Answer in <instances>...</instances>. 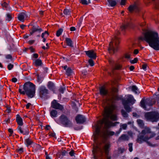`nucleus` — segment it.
Segmentation results:
<instances>
[{
    "label": "nucleus",
    "mask_w": 159,
    "mask_h": 159,
    "mask_svg": "<svg viewBox=\"0 0 159 159\" xmlns=\"http://www.w3.org/2000/svg\"><path fill=\"white\" fill-rule=\"evenodd\" d=\"M109 118L114 121L117 120L116 115L113 114L110 109L109 108L106 109L104 111V118L100 121V125H97L95 127V130L93 133V136L96 145L94 146L93 150L94 159H96L97 157L100 156L102 152L101 148L97 143V140L99 137L106 139L107 137L114 135L115 132L109 131L107 129L111 126H116L119 123L117 122L115 123L111 122L109 120Z\"/></svg>",
    "instance_id": "nucleus-1"
},
{
    "label": "nucleus",
    "mask_w": 159,
    "mask_h": 159,
    "mask_svg": "<svg viewBox=\"0 0 159 159\" xmlns=\"http://www.w3.org/2000/svg\"><path fill=\"white\" fill-rule=\"evenodd\" d=\"M144 37L141 36L139 40H145L149 46L156 50H159V37L157 32L149 31L143 33Z\"/></svg>",
    "instance_id": "nucleus-2"
},
{
    "label": "nucleus",
    "mask_w": 159,
    "mask_h": 159,
    "mask_svg": "<svg viewBox=\"0 0 159 159\" xmlns=\"http://www.w3.org/2000/svg\"><path fill=\"white\" fill-rule=\"evenodd\" d=\"M118 92L117 89L115 88H112L107 98L103 101L102 105L104 107V111L106 109L110 108L111 112H113V110L116 108V106L113 103L116 101L121 99V97L116 94Z\"/></svg>",
    "instance_id": "nucleus-3"
},
{
    "label": "nucleus",
    "mask_w": 159,
    "mask_h": 159,
    "mask_svg": "<svg viewBox=\"0 0 159 159\" xmlns=\"http://www.w3.org/2000/svg\"><path fill=\"white\" fill-rule=\"evenodd\" d=\"M155 135V134L152 132L149 128L145 127L142 131L141 134L138 136L137 141L139 143H141L143 141H144L146 142L149 146H153L152 143L148 140L154 137Z\"/></svg>",
    "instance_id": "nucleus-4"
},
{
    "label": "nucleus",
    "mask_w": 159,
    "mask_h": 159,
    "mask_svg": "<svg viewBox=\"0 0 159 159\" xmlns=\"http://www.w3.org/2000/svg\"><path fill=\"white\" fill-rule=\"evenodd\" d=\"M36 85L30 81L25 82L23 85L24 90L19 89V92L21 94H25L28 98H32L35 95Z\"/></svg>",
    "instance_id": "nucleus-5"
},
{
    "label": "nucleus",
    "mask_w": 159,
    "mask_h": 159,
    "mask_svg": "<svg viewBox=\"0 0 159 159\" xmlns=\"http://www.w3.org/2000/svg\"><path fill=\"white\" fill-rule=\"evenodd\" d=\"M119 38L116 36L112 39V41L110 43L108 49L109 53L114 54L117 52L118 49V45L119 43Z\"/></svg>",
    "instance_id": "nucleus-6"
},
{
    "label": "nucleus",
    "mask_w": 159,
    "mask_h": 159,
    "mask_svg": "<svg viewBox=\"0 0 159 159\" xmlns=\"http://www.w3.org/2000/svg\"><path fill=\"white\" fill-rule=\"evenodd\" d=\"M58 123L66 127H71L73 125L72 123L67 116L64 114L61 115L59 117Z\"/></svg>",
    "instance_id": "nucleus-7"
},
{
    "label": "nucleus",
    "mask_w": 159,
    "mask_h": 159,
    "mask_svg": "<svg viewBox=\"0 0 159 159\" xmlns=\"http://www.w3.org/2000/svg\"><path fill=\"white\" fill-rule=\"evenodd\" d=\"M155 103V100L151 98H147L146 99H142L140 102V104L141 107L145 110H148L150 107Z\"/></svg>",
    "instance_id": "nucleus-8"
},
{
    "label": "nucleus",
    "mask_w": 159,
    "mask_h": 159,
    "mask_svg": "<svg viewBox=\"0 0 159 159\" xmlns=\"http://www.w3.org/2000/svg\"><path fill=\"white\" fill-rule=\"evenodd\" d=\"M39 95L42 99H46L49 98L48 90L43 85L40 86L39 88Z\"/></svg>",
    "instance_id": "nucleus-9"
},
{
    "label": "nucleus",
    "mask_w": 159,
    "mask_h": 159,
    "mask_svg": "<svg viewBox=\"0 0 159 159\" xmlns=\"http://www.w3.org/2000/svg\"><path fill=\"white\" fill-rule=\"evenodd\" d=\"M145 117L152 122H156L159 119V113L155 111L148 112L145 114Z\"/></svg>",
    "instance_id": "nucleus-10"
},
{
    "label": "nucleus",
    "mask_w": 159,
    "mask_h": 159,
    "mask_svg": "<svg viewBox=\"0 0 159 159\" xmlns=\"http://www.w3.org/2000/svg\"><path fill=\"white\" fill-rule=\"evenodd\" d=\"M43 31V30L41 28L37 25H33L31 28L29 30L30 35H32L34 34L36 32H38L40 33Z\"/></svg>",
    "instance_id": "nucleus-11"
},
{
    "label": "nucleus",
    "mask_w": 159,
    "mask_h": 159,
    "mask_svg": "<svg viewBox=\"0 0 159 159\" xmlns=\"http://www.w3.org/2000/svg\"><path fill=\"white\" fill-rule=\"evenodd\" d=\"M51 107L55 109L62 111L64 109L63 106L57 102L56 100L54 99L51 102Z\"/></svg>",
    "instance_id": "nucleus-12"
},
{
    "label": "nucleus",
    "mask_w": 159,
    "mask_h": 159,
    "mask_svg": "<svg viewBox=\"0 0 159 159\" xmlns=\"http://www.w3.org/2000/svg\"><path fill=\"white\" fill-rule=\"evenodd\" d=\"M17 129L20 133L23 135H27L29 134V129L27 127L22 128L21 126H18Z\"/></svg>",
    "instance_id": "nucleus-13"
},
{
    "label": "nucleus",
    "mask_w": 159,
    "mask_h": 159,
    "mask_svg": "<svg viewBox=\"0 0 159 159\" xmlns=\"http://www.w3.org/2000/svg\"><path fill=\"white\" fill-rule=\"evenodd\" d=\"M128 9L130 12H132L134 11L136 12H138L140 10V8L138 5L135 3L130 5L128 7Z\"/></svg>",
    "instance_id": "nucleus-14"
},
{
    "label": "nucleus",
    "mask_w": 159,
    "mask_h": 159,
    "mask_svg": "<svg viewBox=\"0 0 159 159\" xmlns=\"http://www.w3.org/2000/svg\"><path fill=\"white\" fill-rule=\"evenodd\" d=\"M86 55L89 57L93 59H95L96 58V53L93 50L85 51Z\"/></svg>",
    "instance_id": "nucleus-15"
},
{
    "label": "nucleus",
    "mask_w": 159,
    "mask_h": 159,
    "mask_svg": "<svg viewBox=\"0 0 159 159\" xmlns=\"http://www.w3.org/2000/svg\"><path fill=\"white\" fill-rule=\"evenodd\" d=\"M28 17L26 12H22L19 13L18 15V19L20 21L24 22L25 21V18Z\"/></svg>",
    "instance_id": "nucleus-16"
},
{
    "label": "nucleus",
    "mask_w": 159,
    "mask_h": 159,
    "mask_svg": "<svg viewBox=\"0 0 159 159\" xmlns=\"http://www.w3.org/2000/svg\"><path fill=\"white\" fill-rule=\"evenodd\" d=\"M110 147V145L109 144L107 143L106 144L104 148V150L107 159H111L110 156L109 155V152Z\"/></svg>",
    "instance_id": "nucleus-17"
},
{
    "label": "nucleus",
    "mask_w": 159,
    "mask_h": 159,
    "mask_svg": "<svg viewBox=\"0 0 159 159\" xmlns=\"http://www.w3.org/2000/svg\"><path fill=\"white\" fill-rule=\"evenodd\" d=\"M16 120L18 126H21L23 125L24 123L23 119L19 115L17 114L16 115Z\"/></svg>",
    "instance_id": "nucleus-18"
},
{
    "label": "nucleus",
    "mask_w": 159,
    "mask_h": 159,
    "mask_svg": "<svg viewBox=\"0 0 159 159\" xmlns=\"http://www.w3.org/2000/svg\"><path fill=\"white\" fill-rule=\"evenodd\" d=\"M33 64L36 67L40 66H42L43 63L42 60L39 59L33 60Z\"/></svg>",
    "instance_id": "nucleus-19"
},
{
    "label": "nucleus",
    "mask_w": 159,
    "mask_h": 159,
    "mask_svg": "<svg viewBox=\"0 0 159 159\" xmlns=\"http://www.w3.org/2000/svg\"><path fill=\"white\" fill-rule=\"evenodd\" d=\"M122 100L123 104L126 111L128 112L131 111V108L129 107L128 104L126 103V101H125V100L122 99Z\"/></svg>",
    "instance_id": "nucleus-20"
},
{
    "label": "nucleus",
    "mask_w": 159,
    "mask_h": 159,
    "mask_svg": "<svg viewBox=\"0 0 159 159\" xmlns=\"http://www.w3.org/2000/svg\"><path fill=\"white\" fill-rule=\"evenodd\" d=\"M126 103H131L132 104H133L135 101V100L134 98L131 95H129L128 96V98L126 100Z\"/></svg>",
    "instance_id": "nucleus-21"
},
{
    "label": "nucleus",
    "mask_w": 159,
    "mask_h": 159,
    "mask_svg": "<svg viewBox=\"0 0 159 159\" xmlns=\"http://www.w3.org/2000/svg\"><path fill=\"white\" fill-rule=\"evenodd\" d=\"M100 93L103 96L106 95L108 93V91L106 90L104 86H102L99 88Z\"/></svg>",
    "instance_id": "nucleus-22"
},
{
    "label": "nucleus",
    "mask_w": 159,
    "mask_h": 159,
    "mask_svg": "<svg viewBox=\"0 0 159 159\" xmlns=\"http://www.w3.org/2000/svg\"><path fill=\"white\" fill-rule=\"evenodd\" d=\"M47 87L49 90L52 91H54L55 89V87L54 84L51 81H49L48 83Z\"/></svg>",
    "instance_id": "nucleus-23"
},
{
    "label": "nucleus",
    "mask_w": 159,
    "mask_h": 159,
    "mask_svg": "<svg viewBox=\"0 0 159 159\" xmlns=\"http://www.w3.org/2000/svg\"><path fill=\"white\" fill-rule=\"evenodd\" d=\"M25 143L26 146L29 147L33 143V141L32 139L29 138L25 140Z\"/></svg>",
    "instance_id": "nucleus-24"
},
{
    "label": "nucleus",
    "mask_w": 159,
    "mask_h": 159,
    "mask_svg": "<svg viewBox=\"0 0 159 159\" xmlns=\"http://www.w3.org/2000/svg\"><path fill=\"white\" fill-rule=\"evenodd\" d=\"M42 148V147L41 146L38 144H35L33 147L34 150L35 152H37L39 150H41Z\"/></svg>",
    "instance_id": "nucleus-25"
},
{
    "label": "nucleus",
    "mask_w": 159,
    "mask_h": 159,
    "mask_svg": "<svg viewBox=\"0 0 159 159\" xmlns=\"http://www.w3.org/2000/svg\"><path fill=\"white\" fill-rule=\"evenodd\" d=\"M116 0H107L108 3L109 5L111 7L115 6L117 4V2Z\"/></svg>",
    "instance_id": "nucleus-26"
},
{
    "label": "nucleus",
    "mask_w": 159,
    "mask_h": 159,
    "mask_svg": "<svg viewBox=\"0 0 159 159\" xmlns=\"http://www.w3.org/2000/svg\"><path fill=\"white\" fill-rule=\"evenodd\" d=\"M66 41L68 46L70 47H73L72 41L70 39L66 38Z\"/></svg>",
    "instance_id": "nucleus-27"
},
{
    "label": "nucleus",
    "mask_w": 159,
    "mask_h": 159,
    "mask_svg": "<svg viewBox=\"0 0 159 159\" xmlns=\"http://www.w3.org/2000/svg\"><path fill=\"white\" fill-rule=\"evenodd\" d=\"M50 115L52 117H56L57 116V111L56 110H52L50 112Z\"/></svg>",
    "instance_id": "nucleus-28"
},
{
    "label": "nucleus",
    "mask_w": 159,
    "mask_h": 159,
    "mask_svg": "<svg viewBox=\"0 0 159 159\" xmlns=\"http://www.w3.org/2000/svg\"><path fill=\"white\" fill-rule=\"evenodd\" d=\"M129 137L128 136L124 134L121 136L119 138V139L124 141H127L129 139Z\"/></svg>",
    "instance_id": "nucleus-29"
},
{
    "label": "nucleus",
    "mask_w": 159,
    "mask_h": 159,
    "mask_svg": "<svg viewBox=\"0 0 159 159\" xmlns=\"http://www.w3.org/2000/svg\"><path fill=\"white\" fill-rule=\"evenodd\" d=\"M129 89H132V90L134 92V93L136 94L138 93V92L137 91H138V88L135 85H133L132 86H130L129 87Z\"/></svg>",
    "instance_id": "nucleus-30"
},
{
    "label": "nucleus",
    "mask_w": 159,
    "mask_h": 159,
    "mask_svg": "<svg viewBox=\"0 0 159 159\" xmlns=\"http://www.w3.org/2000/svg\"><path fill=\"white\" fill-rule=\"evenodd\" d=\"M129 25V24L128 23L123 24L120 27V29L121 30L123 31H125V30L127 29V27H128Z\"/></svg>",
    "instance_id": "nucleus-31"
},
{
    "label": "nucleus",
    "mask_w": 159,
    "mask_h": 159,
    "mask_svg": "<svg viewBox=\"0 0 159 159\" xmlns=\"http://www.w3.org/2000/svg\"><path fill=\"white\" fill-rule=\"evenodd\" d=\"M137 122L140 127L143 128V127L144 123L142 120L139 119L138 120Z\"/></svg>",
    "instance_id": "nucleus-32"
},
{
    "label": "nucleus",
    "mask_w": 159,
    "mask_h": 159,
    "mask_svg": "<svg viewBox=\"0 0 159 159\" xmlns=\"http://www.w3.org/2000/svg\"><path fill=\"white\" fill-rule=\"evenodd\" d=\"M70 13L71 11L69 9H65L64 10L63 13L66 16L70 15Z\"/></svg>",
    "instance_id": "nucleus-33"
},
{
    "label": "nucleus",
    "mask_w": 159,
    "mask_h": 159,
    "mask_svg": "<svg viewBox=\"0 0 159 159\" xmlns=\"http://www.w3.org/2000/svg\"><path fill=\"white\" fill-rule=\"evenodd\" d=\"M85 121V117L83 115H80V124H83Z\"/></svg>",
    "instance_id": "nucleus-34"
},
{
    "label": "nucleus",
    "mask_w": 159,
    "mask_h": 159,
    "mask_svg": "<svg viewBox=\"0 0 159 159\" xmlns=\"http://www.w3.org/2000/svg\"><path fill=\"white\" fill-rule=\"evenodd\" d=\"M63 29L61 28L59 29L56 32V36L57 37H59L62 34L63 31Z\"/></svg>",
    "instance_id": "nucleus-35"
},
{
    "label": "nucleus",
    "mask_w": 159,
    "mask_h": 159,
    "mask_svg": "<svg viewBox=\"0 0 159 159\" xmlns=\"http://www.w3.org/2000/svg\"><path fill=\"white\" fill-rule=\"evenodd\" d=\"M72 72V70L70 68H68L66 70V74L68 76H70L71 75Z\"/></svg>",
    "instance_id": "nucleus-36"
},
{
    "label": "nucleus",
    "mask_w": 159,
    "mask_h": 159,
    "mask_svg": "<svg viewBox=\"0 0 159 159\" xmlns=\"http://www.w3.org/2000/svg\"><path fill=\"white\" fill-rule=\"evenodd\" d=\"M16 152L19 153H22L24 152V149L23 148H20L16 149Z\"/></svg>",
    "instance_id": "nucleus-37"
},
{
    "label": "nucleus",
    "mask_w": 159,
    "mask_h": 159,
    "mask_svg": "<svg viewBox=\"0 0 159 159\" xmlns=\"http://www.w3.org/2000/svg\"><path fill=\"white\" fill-rule=\"evenodd\" d=\"M121 113L122 115L124 117H127L128 115L126 112L124 110L122 109L121 110Z\"/></svg>",
    "instance_id": "nucleus-38"
},
{
    "label": "nucleus",
    "mask_w": 159,
    "mask_h": 159,
    "mask_svg": "<svg viewBox=\"0 0 159 159\" xmlns=\"http://www.w3.org/2000/svg\"><path fill=\"white\" fill-rule=\"evenodd\" d=\"M12 19L11 15V14L7 13V18L6 20L10 21Z\"/></svg>",
    "instance_id": "nucleus-39"
},
{
    "label": "nucleus",
    "mask_w": 159,
    "mask_h": 159,
    "mask_svg": "<svg viewBox=\"0 0 159 159\" xmlns=\"http://www.w3.org/2000/svg\"><path fill=\"white\" fill-rule=\"evenodd\" d=\"M89 64L91 66H93L94 65V61L92 59H89L88 61Z\"/></svg>",
    "instance_id": "nucleus-40"
},
{
    "label": "nucleus",
    "mask_w": 159,
    "mask_h": 159,
    "mask_svg": "<svg viewBox=\"0 0 159 159\" xmlns=\"http://www.w3.org/2000/svg\"><path fill=\"white\" fill-rule=\"evenodd\" d=\"M129 147V150L130 152H131L133 151V143H129L128 144Z\"/></svg>",
    "instance_id": "nucleus-41"
},
{
    "label": "nucleus",
    "mask_w": 159,
    "mask_h": 159,
    "mask_svg": "<svg viewBox=\"0 0 159 159\" xmlns=\"http://www.w3.org/2000/svg\"><path fill=\"white\" fill-rule=\"evenodd\" d=\"M47 35V36H48L49 35V34L48 31H45L43 33H42L41 35V37L42 38H44L45 35Z\"/></svg>",
    "instance_id": "nucleus-42"
},
{
    "label": "nucleus",
    "mask_w": 159,
    "mask_h": 159,
    "mask_svg": "<svg viewBox=\"0 0 159 159\" xmlns=\"http://www.w3.org/2000/svg\"><path fill=\"white\" fill-rule=\"evenodd\" d=\"M138 61V59L137 58H135L133 60H130V62L132 64H134L136 63Z\"/></svg>",
    "instance_id": "nucleus-43"
},
{
    "label": "nucleus",
    "mask_w": 159,
    "mask_h": 159,
    "mask_svg": "<svg viewBox=\"0 0 159 159\" xmlns=\"http://www.w3.org/2000/svg\"><path fill=\"white\" fill-rule=\"evenodd\" d=\"M48 134H49V136H50V137H52L54 138H55L56 139L57 138L56 134L54 132H53V133L50 132Z\"/></svg>",
    "instance_id": "nucleus-44"
},
{
    "label": "nucleus",
    "mask_w": 159,
    "mask_h": 159,
    "mask_svg": "<svg viewBox=\"0 0 159 159\" xmlns=\"http://www.w3.org/2000/svg\"><path fill=\"white\" fill-rule=\"evenodd\" d=\"M113 70H118L121 67V66L120 65H117L115 64L114 67H113Z\"/></svg>",
    "instance_id": "nucleus-45"
},
{
    "label": "nucleus",
    "mask_w": 159,
    "mask_h": 159,
    "mask_svg": "<svg viewBox=\"0 0 159 159\" xmlns=\"http://www.w3.org/2000/svg\"><path fill=\"white\" fill-rule=\"evenodd\" d=\"M14 65L11 64H9L7 66V67L8 70H10L13 68Z\"/></svg>",
    "instance_id": "nucleus-46"
},
{
    "label": "nucleus",
    "mask_w": 159,
    "mask_h": 159,
    "mask_svg": "<svg viewBox=\"0 0 159 159\" xmlns=\"http://www.w3.org/2000/svg\"><path fill=\"white\" fill-rule=\"evenodd\" d=\"M75 120L77 123H80V115H78L75 117Z\"/></svg>",
    "instance_id": "nucleus-47"
},
{
    "label": "nucleus",
    "mask_w": 159,
    "mask_h": 159,
    "mask_svg": "<svg viewBox=\"0 0 159 159\" xmlns=\"http://www.w3.org/2000/svg\"><path fill=\"white\" fill-rule=\"evenodd\" d=\"M131 55L128 53H126L125 54V58L129 59L130 58Z\"/></svg>",
    "instance_id": "nucleus-48"
},
{
    "label": "nucleus",
    "mask_w": 159,
    "mask_h": 159,
    "mask_svg": "<svg viewBox=\"0 0 159 159\" xmlns=\"http://www.w3.org/2000/svg\"><path fill=\"white\" fill-rule=\"evenodd\" d=\"M5 57L7 59H12V57L10 54H8Z\"/></svg>",
    "instance_id": "nucleus-49"
},
{
    "label": "nucleus",
    "mask_w": 159,
    "mask_h": 159,
    "mask_svg": "<svg viewBox=\"0 0 159 159\" xmlns=\"http://www.w3.org/2000/svg\"><path fill=\"white\" fill-rule=\"evenodd\" d=\"M38 54L37 53H34L33 55L32 58L37 59L38 57Z\"/></svg>",
    "instance_id": "nucleus-50"
},
{
    "label": "nucleus",
    "mask_w": 159,
    "mask_h": 159,
    "mask_svg": "<svg viewBox=\"0 0 159 159\" xmlns=\"http://www.w3.org/2000/svg\"><path fill=\"white\" fill-rule=\"evenodd\" d=\"M81 2L84 5H87L88 3L86 0H81Z\"/></svg>",
    "instance_id": "nucleus-51"
},
{
    "label": "nucleus",
    "mask_w": 159,
    "mask_h": 159,
    "mask_svg": "<svg viewBox=\"0 0 159 159\" xmlns=\"http://www.w3.org/2000/svg\"><path fill=\"white\" fill-rule=\"evenodd\" d=\"M126 0H121L120 4L121 5H125V2Z\"/></svg>",
    "instance_id": "nucleus-52"
},
{
    "label": "nucleus",
    "mask_w": 159,
    "mask_h": 159,
    "mask_svg": "<svg viewBox=\"0 0 159 159\" xmlns=\"http://www.w3.org/2000/svg\"><path fill=\"white\" fill-rule=\"evenodd\" d=\"M65 89V88L61 87V88H60L59 89V91L61 93H64V91Z\"/></svg>",
    "instance_id": "nucleus-53"
},
{
    "label": "nucleus",
    "mask_w": 159,
    "mask_h": 159,
    "mask_svg": "<svg viewBox=\"0 0 159 159\" xmlns=\"http://www.w3.org/2000/svg\"><path fill=\"white\" fill-rule=\"evenodd\" d=\"M69 155L71 157L74 156V150H71L69 153Z\"/></svg>",
    "instance_id": "nucleus-54"
},
{
    "label": "nucleus",
    "mask_w": 159,
    "mask_h": 159,
    "mask_svg": "<svg viewBox=\"0 0 159 159\" xmlns=\"http://www.w3.org/2000/svg\"><path fill=\"white\" fill-rule=\"evenodd\" d=\"M29 49L30 50V52H35V49L33 48L32 47H30Z\"/></svg>",
    "instance_id": "nucleus-55"
},
{
    "label": "nucleus",
    "mask_w": 159,
    "mask_h": 159,
    "mask_svg": "<svg viewBox=\"0 0 159 159\" xmlns=\"http://www.w3.org/2000/svg\"><path fill=\"white\" fill-rule=\"evenodd\" d=\"M34 42H35V40H29L28 41V43L29 44L32 45V44H33L34 43Z\"/></svg>",
    "instance_id": "nucleus-56"
},
{
    "label": "nucleus",
    "mask_w": 159,
    "mask_h": 159,
    "mask_svg": "<svg viewBox=\"0 0 159 159\" xmlns=\"http://www.w3.org/2000/svg\"><path fill=\"white\" fill-rule=\"evenodd\" d=\"M125 149L124 148H119L118 149V152H119L122 153L124 151Z\"/></svg>",
    "instance_id": "nucleus-57"
},
{
    "label": "nucleus",
    "mask_w": 159,
    "mask_h": 159,
    "mask_svg": "<svg viewBox=\"0 0 159 159\" xmlns=\"http://www.w3.org/2000/svg\"><path fill=\"white\" fill-rule=\"evenodd\" d=\"M8 131L10 133V136H11L13 133V130L11 129H8Z\"/></svg>",
    "instance_id": "nucleus-58"
},
{
    "label": "nucleus",
    "mask_w": 159,
    "mask_h": 159,
    "mask_svg": "<svg viewBox=\"0 0 159 159\" xmlns=\"http://www.w3.org/2000/svg\"><path fill=\"white\" fill-rule=\"evenodd\" d=\"M17 79L15 77H14L12 78L11 79V81L12 82L14 83H16L17 81Z\"/></svg>",
    "instance_id": "nucleus-59"
},
{
    "label": "nucleus",
    "mask_w": 159,
    "mask_h": 159,
    "mask_svg": "<svg viewBox=\"0 0 159 159\" xmlns=\"http://www.w3.org/2000/svg\"><path fill=\"white\" fill-rule=\"evenodd\" d=\"M31 104L30 103H28L26 105V107L27 109H28L30 107L31 105Z\"/></svg>",
    "instance_id": "nucleus-60"
},
{
    "label": "nucleus",
    "mask_w": 159,
    "mask_h": 159,
    "mask_svg": "<svg viewBox=\"0 0 159 159\" xmlns=\"http://www.w3.org/2000/svg\"><path fill=\"white\" fill-rule=\"evenodd\" d=\"M50 127L49 125H46L45 129L46 130H49L50 129Z\"/></svg>",
    "instance_id": "nucleus-61"
},
{
    "label": "nucleus",
    "mask_w": 159,
    "mask_h": 159,
    "mask_svg": "<svg viewBox=\"0 0 159 159\" xmlns=\"http://www.w3.org/2000/svg\"><path fill=\"white\" fill-rule=\"evenodd\" d=\"M75 30L76 29L75 27L73 26L71 27L70 28V30L71 31H75Z\"/></svg>",
    "instance_id": "nucleus-62"
},
{
    "label": "nucleus",
    "mask_w": 159,
    "mask_h": 159,
    "mask_svg": "<svg viewBox=\"0 0 159 159\" xmlns=\"http://www.w3.org/2000/svg\"><path fill=\"white\" fill-rule=\"evenodd\" d=\"M127 125L126 124H124L122 125V127L124 129H125L127 127Z\"/></svg>",
    "instance_id": "nucleus-63"
},
{
    "label": "nucleus",
    "mask_w": 159,
    "mask_h": 159,
    "mask_svg": "<svg viewBox=\"0 0 159 159\" xmlns=\"http://www.w3.org/2000/svg\"><path fill=\"white\" fill-rule=\"evenodd\" d=\"M147 64H144V65H143V66H142V68L145 70H146V69L147 67Z\"/></svg>",
    "instance_id": "nucleus-64"
}]
</instances>
